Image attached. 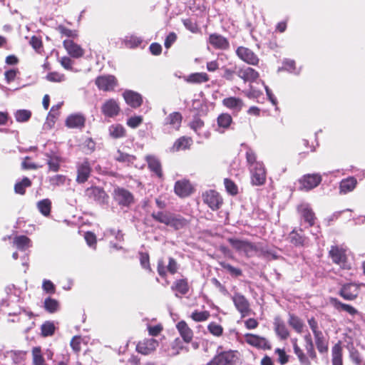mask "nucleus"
<instances>
[{
  "instance_id": "f257e3e1",
  "label": "nucleus",
  "mask_w": 365,
  "mask_h": 365,
  "mask_svg": "<svg viewBox=\"0 0 365 365\" xmlns=\"http://www.w3.org/2000/svg\"><path fill=\"white\" fill-rule=\"evenodd\" d=\"M182 116L179 112H173L170 113L163 123L164 131L168 133H173L178 131L181 127Z\"/></svg>"
},
{
  "instance_id": "f03ea898",
  "label": "nucleus",
  "mask_w": 365,
  "mask_h": 365,
  "mask_svg": "<svg viewBox=\"0 0 365 365\" xmlns=\"http://www.w3.org/2000/svg\"><path fill=\"white\" fill-rule=\"evenodd\" d=\"M237 360L234 351H223L215 356L207 365H237Z\"/></svg>"
},
{
  "instance_id": "7ed1b4c3",
  "label": "nucleus",
  "mask_w": 365,
  "mask_h": 365,
  "mask_svg": "<svg viewBox=\"0 0 365 365\" xmlns=\"http://www.w3.org/2000/svg\"><path fill=\"white\" fill-rule=\"evenodd\" d=\"M231 298L235 308L241 314L242 317H245L250 314L251 312L250 303L243 294L235 292Z\"/></svg>"
},
{
  "instance_id": "20e7f679",
  "label": "nucleus",
  "mask_w": 365,
  "mask_h": 365,
  "mask_svg": "<svg viewBox=\"0 0 365 365\" xmlns=\"http://www.w3.org/2000/svg\"><path fill=\"white\" fill-rule=\"evenodd\" d=\"M227 240L234 249L245 253L247 256H251L256 251L255 246L248 241L237 238H229Z\"/></svg>"
},
{
  "instance_id": "39448f33",
  "label": "nucleus",
  "mask_w": 365,
  "mask_h": 365,
  "mask_svg": "<svg viewBox=\"0 0 365 365\" xmlns=\"http://www.w3.org/2000/svg\"><path fill=\"white\" fill-rule=\"evenodd\" d=\"M113 198L121 206L128 207L133 202V194L123 187H116L113 191Z\"/></svg>"
},
{
  "instance_id": "423d86ee",
  "label": "nucleus",
  "mask_w": 365,
  "mask_h": 365,
  "mask_svg": "<svg viewBox=\"0 0 365 365\" xmlns=\"http://www.w3.org/2000/svg\"><path fill=\"white\" fill-rule=\"evenodd\" d=\"M203 202L212 210H218L222 204V199L219 193L210 190L202 194Z\"/></svg>"
},
{
  "instance_id": "0eeeda50",
  "label": "nucleus",
  "mask_w": 365,
  "mask_h": 365,
  "mask_svg": "<svg viewBox=\"0 0 365 365\" xmlns=\"http://www.w3.org/2000/svg\"><path fill=\"white\" fill-rule=\"evenodd\" d=\"M179 269V265L177 261L173 258H168V264L167 266H165V263L163 259H160L158 262V273L162 277H165L167 274V272L170 273L171 274H175Z\"/></svg>"
},
{
  "instance_id": "6e6552de",
  "label": "nucleus",
  "mask_w": 365,
  "mask_h": 365,
  "mask_svg": "<svg viewBox=\"0 0 365 365\" xmlns=\"http://www.w3.org/2000/svg\"><path fill=\"white\" fill-rule=\"evenodd\" d=\"M322 181V177L319 174H307L304 175L299 180L300 187L302 190H310L317 186Z\"/></svg>"
},
{
  "instance_id": "1a4fd4ad",
  "label": "nucleus",
  "mask_w": 365,
  "mask_h": 365,
  "mask_svg": "<svg viewBox=\"0 0 365 365\" xmlns=\"http://www.w3.org/2000/svg\"><path fill=\"white\" fill-rule=\"evenodd\" d=\"M245 341L257 349L266 350L271 349V344L269 341L262 336L252 334H246L245 335Z\"/></svg>"
},
{
  "instance_id": "9d476101",
  "label": "nucleus",
  "mask_w": 365,
  "mask_h": 365,
  "mask_svg": "<svg viewBox=\"0 0 365 365\" xmlns=\"http://www.w3.org/2000/svg\"><path fill=\"white\" fill-rule=\"evenodd\" d=\"M236 54L242 61L252 66L257 65L259 61L257 56L247 47H238L236 50Z\"/></svg>"
},
{
  "instance_id": "9b49d317",
  "label": "nucleus",
  "mask_w": 365,
  "mask_h": 365,
  "mask_svg": "<svg viewBox=\"0 0 365 365\" xmlns=\"http://www.w3.org/2000/svg\"><path fill=\"white\" fill-rule=\"evenodd\" d=\"M251 175V182L253 185L259 186L264 184L266 181V171L264 164L251 168L250 169Z\"/></svg>"
},
{
  "instance_id": "f8f14e48",
  "label": "nucleus",
  "mask_w": 365,
  "mask_h": 365,
  "mask_svg": "<svg viewBox=\"0 0 365 365\" xmlns=\"http://www.w3.org/2000/svg\"><path fill=\"white\" fill-rule=\"evenodd\" d=\"M96 84L100 90L110 91L117 86V80L111 75L101 76L96 79Z\"/></svg>"
},
{
  "instance_id": "ddd939ff",
  "label": "nucleus",
  "mask_w": 365,
  "mask_h": 365,
  "mask_svg": "<svg viewBox=\"0 0 365 365\" xmlns=\"http://www.w3.org/2000/svg\"><path fill=\"white\" fill-rule=\"evenodd\" d=\"M120 108L118 102L113 99L106 100L101 106V112L108 118H114L120 113Z\"/></svg>"
},
{
  "instance_id": "4468645a",
  "label": "nucleus",
  "mask_w": 365,
  "mask_h": 365,
  "mask_svg": "<svg viewBox=\"0 0 365 365\" xmlns=\"http://www.w3.org/2000/svg\"><path fill=\"white\" fill-rule=\"evenodd\" d=\"M346 250L338 246H331L329 250V257L332 261L343 268H346Z\"/></svg>"
},
{
  "instance_id": "2eb2a0df",
  "label": "nucleus",
  "mask_w": 365,
  "mask_h": 365,
  "mask_svg": "<svg viewBox=\"0 0 365 365\" xmlns=\"http://www.w3.org/2000/svg\"><path fill=\"white\" fill-rule=\"evenodd\" d=\"M86 195L90 199H93L99 204H104L108 198V195L104 190L99 187H91L86 190Z\"/></svg>"
},
{
  "instance_id": "dca6fc26",
  "label": "nucleus",
  "mask_w": 365,
  "mask_h": 365,
  "mask_svg": "<svg viewBox=\"0 0 365 365\" xmlns=\"http://www.w3.org/2000/svg\"><path fill=\"white\" fill-rule=\"evenodd\" d=\"M158 344V341L156 339H145L138 342L136 346V350L142 354L148 355L156 349Z\"/></svg>"
},
{
  "instance_id": "f3484780",
  "label": "nucleus",
  "mask_w": 365,
  "mask_h": 365,
  "mask_svg": "<svg viewBox=\"0 0 365 365\" xmlns=\"http://www.w3.org/2000/svg\"><path fill=\"white\" fill-rule=\"evenodd\" d=\"M91 172V168L88 160H84L77 165L76 181L78 183H83L88 180Z\"/></svg>"
},
{
  "instance_id": "a211bd4d",
  "label": "nucleus",
  "mask_w": 365,
  "mask_h": 365,
  "mask_svg": "<svg viewBox=\"0 0 365 365\" xmlns=\"http://www.w3.org/2000/svg\"><path fill=\"white\" fill-rule=\"evenodd\" d=\"M237 75L245 82L252 83L259 78V73L250 67H242L237 70Z\"/></svg>"
},
{
  "instance_id": "6ab92c4d",
  "label": "nucleus",
  "mask_w": 365,
  "mask_h": 365,
  "mask_svg": "<svg viewBox=\"0 0 365 365\" xmlns=\"http://www.w3.org/2000/svg\"><path fill=\"white\" fill-rule=\"evenodd\" d=\"M63 44L65 49L71 57L78 58L83 56V49L73 41L68 39L64 40Z\"/></svg>"
},
{
  "instance_id": "aec40b11",
  "label": "nucleus",
  "mask_w": 365,
  "mask_h": 365,
  "mask_svg": "<svg viewBox=\"0 0 365 365\" xmlns=\"http://www.w3.org/2000/svg\"><path fill=\"white\" fill-rule=\"evenodd\" d=\"M359 294V286L354 283L344 284L340 290V295L346 300H353Z\"/></svg>"
},
{
  "instance_id": "412c9836",
  "label": "nucleus",
  "mask_w": 365,
  "mask_h": 365,
  "mask_svg": "<svg viewBox=\"0 0 365 365\" xmlns=\"http://www.w3.org/2000/svg\"><path fill=\"white\" fill-rule=\"evenodd\" d=\"M123 96L126 103L132 108H138L142 104V97L136 92L133 91H125Z\"/></svg>"
},
{
  "instance_id": "4be33fe9",
  "label": "nucleus",
  "mask_w": 365,
  "mask_h": 365,
  "mask_svg": "<svg viewBox=\"0 0 365 365\" xmlns=\"http://www.w3.org/2000/svg\"><path fill=\"white\" fill-rule=\"evenodd\" d=\"M85 117L79 113L72 114L66 120V125L69 128H81L85 125Z\"/></svg>"
},
{
  "instance_id": "5701e85b",
  "label": "nucleus",
  "mask_w": 365,
  "mask_h": 365,
  "mask_svg": "<svg viewBox=\"0 0 365 365\" xmlns=\"http://www.w3.org/2000/svg\"><path fill=\"white\" fill-rule=\"evenodd\" d=\"M176 328L185 342L189 343L192 341L193 331L185 321L179 322L176 324Z\"/></svg>"
},
{
  "instance_id": "b1692460",
  "label": "nucleus",
  "mask_w": 365,
  "mask_h": 365,
  "mask_svg": "<svg viewBox=\"0 0 365 365\" xmlns=\"http://www.w3.org/2000/svg\"><path fill=\"white\" fill-rule=\"evenodd\" d=\"M175 192L181 197H187L192 192V186L187 180H179L175 182Z\"/></svg>"
},
{
  "instance_id": "393cba45",
  "label": "nucleus",
  "mask_w": 365,
  "mask_h": 365,
  "mask_svg": "<svg viewBox=\"0 0 365 365\" xmlns=\"http://www.w3.org/2000/svg\"><path fill=\"white\" fill-rule=\"evenodd\" d=\"M222 104L235 113L240 112L244 106L242 100L236 97H229L224 98L222 101Z\"/></svg>"
},
{
  "instance_id": "a878e982",
  "label": "nucleus",
  "mask_w": 365,
  "mask_h": 365,
  "mask_svg": "<svg viewBox=\"0 0 365 365\" xmlns=\"http://www.w3.org/2000/svg\"><path fill=\"white\" fill-rule=\"evenodd\" d=\"M274 331L277 335L282 340L287 339L289 336V332L279 317H276L274 321Z\"/></svg>"
},
{
  "instance_id": "bb28decb",
  "label": "nucleus",
  "mask_w": 365,
  "mask_h": 365,
  "mask_svg": "<svg viewBox=\"0 0 365 365\" xmlns=\"http://www.w3.org/2000/svg\"><path fill=\"white\" fill-rule=\"evenodd\" d=\"M209 42L215 48L227 49L229 47L227 38L219 34H211L209 37Z\"/></svg>"
},
{
  "instance_id": "cd10ccee",
  "label": "nucleus",
  "mask_w": 365,
  "mask_h": 365,
  "mask_svg": "<svg viewBox=\"0 0 365 365\" xmlns=\"http://www.w3.org/2000/svg\"><path fill=\"white\" fill-rule=\"evenodd\" d=\"M149 169L153 172L158 178H162L163 172L160 160L153 155H148L145 158Z\"/></svg>"
},
{
  "instance_id": "c85d7f7f",
  "label": "nucleus",
  "mask_w": 365,
  "mask_h": 365,
  "mask_svg": "<svg viewBox=\"0 0 365 365\" xmlns=\"http://www.w3.org/2000/svg\"><path fill=\"white\" fill-rule=\"evenodd\" d=\"M357 184V180L354 177H349L342 180L339 184V192L341 194H346L354 190Z\"/></svg>"
},
{
  "instance_id": "c756f323",
  "label": "nucleus",
  "mask_w": 365,
  "mask_h": 365,
  "mask_svg": "<svg viewBox=\"0 0 365 365\" xmlns=\"http://www.w3.org/2000/svg\"><path fill=\"white\" fill-rule=\"evenodd\" d=\"M192 143L191 138L182 136L178 138L170 148L172 152H178L181 150L188 149Z\"/></svg>"
},
{
  "instance_id": "7c9ffc66",
  "label": "nucleus",
  "mask_w": 365,
  "mask_h": 365,
  "mask_svg": "<svg viewBox=\"0 0 365 365\" xmlns=\"http://www.w3.org/2000/svg\"><path fill=\"white\" fill-rule=\"evenodd\" d=\"M108 133L111 138L117 139L125 137L126 130L122 125L116 123L109 126Z\"/></svg>"
},
{
  "instance_id": "2f4dec72",
  "label": "nucleus",
  "mask_w": 365,
  "mask_h": 365,
  "mask_svg": "<svg viewBox=\"0 0 365 365\" xmlns=\"http://www.w3.org/2000/svg\"><path fill=\"white\" fill-rule=\"evenodd\" d=\"M315 344L318 351L320 353H325L328 351V342L325 339L322 332L316 333L314 334Z\"/></svg>"
},
{
  "instance_id": "473e14b6",
  "label": "nucleus",
  "mask_w": 365,
  "mask_h": 365,
  "mask_svg": "<svg viewBox=\"0 0 365 365\" xmlns=\"http://www.w3.org/2000/svg\"><path fill=\"white\" fill-rule=\"evenodd\" d=\"M332 365H343L342 348L339 343L336 344L331 349Z\"/></svg>"
},
{
  "instance_id": "72a5a7b5",
  "label": "nucleus",
  "mask_w": 365,
  "mask_h": 365,
  "mask_svg": "<svg viewBox=\"0 0 365 365\" xmlns=\"http://www.w3.org/2000/svg\"><path fill=\"white\" fill-rule=\"evenodd\" d=\"M299 210L301 212L302 217L304 220L307 222L310 226H312L314 224V213L313 211L309 207L308 205H301L299 207Z\"/></svg>"
},
{
  "instance_id": "f704fd0d",
  "label": "nucleus",
  "mask_w": 365,
  "mask_h": 365,
  "mask_svg": "<svg viewBox=\"0 0 365 365\" xmlns=\"http://www.w3.org/2000/svg\"><path fill=\"white\" fill-rule=\"evenodd\" d=\"M172 290L176 291L181 294H185L188 292L189 287L187 279H181L176 280L171 287Z\"/></svg>"
},
{
  "instance_id": "c9c22d12",
  "label": "nucleus",
  "mask_w": 365,
  "mask_h": 365,
  "mask_svg": "<svg viewBox=\"0 0 365 365\" xmlns=\"http://www.w3.org/2000/svg\"><path fill=\"white\" fill-rule=\"evenodd\" d=\"M14 244L19 250H26L31 246V242L29 237L25 235L17 236L14 238Z\"/></svg>"
},
{
  "instance_id": "e433bc0d",
  "label": "nucleus",
  "mask_w": 365,
  "mask_h": 365,
  "mask_svg": "<svg viewBox=\"0 0 365 365\" xmlns=\"http://www.w3.org/2000/svg\"><path fill=\"white\" fill-rule=\"evenodd\" d=\"M31 354L33 365H46L40 347H34L32 349Z\"/></svg>"
},
{
  "instance_id": "4c0bfd02",
  "label": "nucleus",
  "mask_w": 365,
  "mask_h": 365,
  "mask_svg": "<svg viewBox=\"0 0 365 365\" xmlns=\"http://www.w3.org/2000/svg\"><path fill=\"white\" fill-rule=\"evenodd\" d=\"M209 80L208 76L205 73H195L190 74L186 81L192 83H201L207 82Z\"/></svg>"
},
{
  "instance_id": "58836bf2",
  "label": "nucleus",
  "mask_w": 365,
  "mask_h": 365,
  "mask_svg": "<svg viewBox=\"0 0 365 365\" xmlns=\"http://www.w3.org/2000/svg\"><path fill=\"white\" fill-rule=\"evenodd\" d=\"M37 207L43 215L47 217L51 212V202L48 199H43L37 202Z\"/></svg>"
},
{
  "instance_id": "ea45409f",
  "label": "nucleus",
  "mask_w": 365,
  "mask_h": 365,
  "mask_svg": "<svg viewBox=\"0 0 365 365\" xmlns=\"http://www.w3.org/2000/svg\"><path fill=\"white\" fill-rule=\"evenodd\" d=\"M293 349L294 354L297 356L300 363L302 365H311V363L303 351L297 345V340L293 341Z\"/></svg>"
},
{
  "instance_id": "a19ab883",
  "label": "nucleus",
  "mask_w": 365,
  "mask_h": 365,
  "mask_svg": "<svg viewBox=\"0 0 365 365\" xmlns=\"http://www.w3.org/2000/svg\"><path fill=\"white\" fill-rule=\"evenodd\" d=\"M246 160H247V163L249 165V169H250L251 168L256 167V166H259V165L263 164L262 162L257 160L256 154L252 149H248L247 150Z\"/></svg>"
},
{
  "instance_id": "79ce46f5",
  "label": "nucleus",
  "mask_w": 365,
  "mask_h": 365,
  "mask_svg": "<svg viewBox=\"0 0 365 365\" xmlns=\"http://www.w3.org/2000/svg\"><path fill=\"white\" fill-rule=\"evenodd\" d=\"M31 185V180L25 177L21 181L18 182L14 185V191L17 194L24 195L25 193V189Z\"/></svg>"
},
{
  "instance_id": "37998d69",
  "label": "nucleus",
  "mask_w": 365,
  "mask_h": 365,
  "mask_svg": "<svg viewBox=\"0 0 365 365\" xmlns=\"http://www.w3.org/2000/svg\"><path fill=\"white\" fill-rule=\"evenodd\" d=\"M115 159L120 163L130 165L133 163L135 160V157L132 155L124 153L120 150H118L117 154L115 156Z\"/></svg>"
},
{
  "instance_id": "c03bdc74",
  "label": "nucleus",
  "mask_w": 365,
  "mask_h": 365,
  "mask_svg": "<svg viewBox=\"0 0 365 365\" xmlns=\"http://www.w3.org/2000/svg\"><path fill=\"white\" fill-rule=\"evenodd\" d=\"M172 215L170 212H158L153 213L152 217L156 221L168 226Z\"/></svg>"
},
{
  "instance_id": "a18cd8bd",
  "label": "nucleus",
  "mask_w": 365,
  "mask_h": 365,
  "mask_svg": "<svg viewBox=\"0 0 365 365\" xmlns=\"http://www.w3.org/2000/svg\"><path fill=\"white\" fill-rule=\"evenodd\" d=\"M289 324L297 332L302 333L304 328L303 322L294 315L290 314L289 319Z\"/></svg>"
},
{
  "instance_id": "49530a36",
  "label": "nucleus",
  "mask_w": 365,
  "mask_h": 365,
  "mask_svg": "<svg viewBox=\"0 0 365 365\" xmlns=\"http://www.w3.org/2000/svg\"><path fill=\"white\" fill-rule=\"evenodd\" d=\"M186 225V220L180 216L172 215L168 226H170L175 230H179L184 227Z\"/></svg>"
},
{
  "instance_id": "de8ad7c7",
  "label": "nucleus",
  "mask_w": 365,
  "mask_h": 365,
  "mask_svg": "<svg viewBox=\"0 0 365 365\" xmlns=\"http://www.w3.org/2000/svg\"><path fill=\"white\" fill-rule=\"evenodd\" d=\"M44 309L49 313H54L58 311L59 304L57 300L48 297L44 301Z\"/></svg>"
},
{
  "instance_id": "09e8293b",
  "label": "nucleus",
  "mask_w": 365,
  "mask_h": 365,
  "mask_svg": "<svg viewBox=\"0 0 365 365\" xmlns=\"http://www.w3.org/2000/svg\"><path fill=\"white\" fill-rule=\"evenodd\" d=\"M305 349L309 356L312 359L316 358V352L314 351V344L311 335L307 334L304 336Z\"/></svg>"
},
{
  "instance_id": "8fccbe9b",
  "label": "nucleus",
  "mask_w": 365,
  "mask_h": 365,
  "mask_svg": "<svg viewBox=\"0 0 365 365\" xmlns=\"http://www.w3.org/2000/svg\"><path fill=\"white\" fill-rule=\"evenodd\" d=\"M232 121V117L230 114L222 113L217 118V125L219 128L223 129L227 128Z\"/></svg>"
},
{
  "instance_id": "3c124183",
  "label": "nucleus",
  "mask_w": 365,
  "mask_h": 365,
  "mask_svg": "<svg viewBox=\"0 0 365 365\" xmlns=\"http://www.w3.org/2000/svg\"><path fill=\"white\" fill-rule=\"evenodd\" d=\"M142 42V39L134 35L127 36L124 38V43L128 48H135L138 46Z\"/></svg>"
},
{
  "instance_id": "603ef678",
  "label": "nucleus",
  "mask_w": 365,
  "mask_h": 365,
  "mask_svg": "<svg viewBox=\"0 0 365 365\" xmlns=\"http://www.w3.org/2000/svg\"><path fill=\"white\" fill-rule=\"evenodd\" d=\"M31 116V113L29 110H18L15 113V118L18 122H26Z\"/></svg>"
},
{
  "instance_id": "864d4df0",
  "label": "nucleus",
  "mask_w": 365,
  "mask_h": 365,
  "mask_svg": "<svg viewBox=\"0 0 365 365\" xmlns=\"http://www.w3.org/2000/svg\"><path fill=\"white\" fill-rule=\"evenodd\" d=\"M289 238L291 242L296 246H303L305 244L306 238L303 235H301L294 231H292L290 233Z\"/></svg>"
},
{
  "instance_id": "5fc2aeb1",
  "label": "nucleus",
  "mask_w": 365,
  "mask_h": 365,
  "mask_svg": "<svg viewBox=\"0 0 365 365\" xmlns=\"http://www.w3.org/2000/svg\"><path fill=\"white\" fill-rule=\"evenodd\" d=\"M210 314L207 311L197 312L195 311L191 314V318L197 322H204L208 319Z\"/></svg>"
},
{
  "instance_id": "6e6d98bb",
  "label": "nucleus",
  "mask_w": 365,
  "mask_h": 365,
  "mask_svg": "<svg viewBox=\"0 0 365 365\" xmlns=\"http://www.w3.org/2000/svg\"><path fill=\"white\" fill-rule=\"evenodd\" d=\"M208 331L215 336H220L223 333V328L221 325L211 322L207 326Z\"/></svg>"
},
{
  "instance_id": "4d7b16f0",
  "label": "nucleus",
  "mask_w": 365,
  "mask_h": 365,
  "mask_svg": "<svg viewBox=\"0 0 365 365\" xmlns=\"http://www.w3.org/2000/svg\"><path fill=\"white\" fill-rule=\"evenodd\" d=\"M67 180L66 176L63 175H56L53 177L49 178V182L53 186H61L63 185Z\"/></svg>"
},
{
  "instance_id": "13d9d810",
  "label": "nucleus",
  "mask_w": 365,
  "mask_h": 365,
  "mask_svg": "<svg viewBox=\"0 0 365 365\" xmlns=\"http://www.w3.org/2000/svg\"><path fill=\"white\" fill-rule=\"evenodd\" d=\"M222 267L225 269L232 277H237L242 275V272L240 269L235 267L226 262H220Z\"/></svg>"
},
{
  "instance_id": "bf43d9fd",
  "label": "nucleus",
  "mask_w": 365,
  "mask_h": 365,
  "mask_svg": "<svg viewBox=\"0 0 365 365\" xmlns=\"http://www.w3.org/2000/svg\"><path fill=\"white\" fill-rule=\"evenodd\" d=\"M49 159L48 160V165L49 167V170L53 172H57L60 168V160L58 157L57 156H48Z\"/></svg>"
},
{
  "instance_id": "052dcab7",
  "label": "nucleus",
  "mask_w": 365,
  "mask_h": 365,
  "mask_svg": "<svg viewBox=\"0 0 365 365\" xmlns=\"http://www.w3.org/2000/svg\"><path fill=\"white\" fill-rule=\"evenodd\" d=\"M56 29L62 35L66 36L67 37L76 38L78 36V33L76 31L67 29L63 25H59L56 28Z\"/></svg>"
},
{
  "instance_id": "680f3d73",
  "label": "nucleus",
  "mask_w": 365,
  "mask_h": 365,
  "mask_svg": "<svg viewBox=\"0 0 365 365\" xmlns=\"http://www.w3.org/2000/svg\"><path fill=\"white\" fill-rule=\"evenodd\" d=\"M55 330L54 324L51 322H46L41 326V332L43 336H51Z\"/></svg>"
},
{
  "instance_id": "e2e57ef3",
  "label": "nucleus",
  "mask_w": 365,
  "mask_h": 365,
  "mask_svg": "<svg viewBox=\"0 0 365 365\" xmlns=\"http://www.w3.org/2000/svg\"><path fill=\"white\" fill-rule=\"evenodd\" d=\"M46 79L51 82H62L65 80V76L58 72H51L47 74Z\"/></svg>"
},
{
  "instance_id": "0e129e2a",
  "label": "nucleus",
  "mask_w": 365,
  "mask_h": 365,
  "mask_svg": "<svg viewBox=\"0 0 365 365\" xmlns=\"http://www.w3.org/2000/svg\"><path fill=\"white\" fill-rule=\"evenodd\" d=\"M224 183H225V186L227 191L230 194L234 195L237 193L238 189L234 182H232V180H230L227 178H225L224 180Z\"/></svg>"
},
{
  "instance_id": "69168bd1",
  "label": "nucleus",
  "mask_w": 365,
  "mask_h": 365,
  "mask_svg": "<svg viewBox=\"0 0 365 365\" xmlns=\"http://www.w3.org/2000/svg\"><path fill=\"white\" fill-rule=\"evenodd\" d=\"M143 122V118L140 115H135L129 118L127 120V125L132 128L138 127Z\"/></svg>"
},
{
  "instance_id": "338daca9",
  "label": "nucleus",
  "mask_w": 365,
  "mask_h": 365,
  "mask_svg": "<svg viewBox=\"0 0 365 365\" xmlns=\"http://www.w3.org/2000/svg\"><path fill=\"white\" fill-rule=\"evenodd\" d=\"M203 126L204 122L199 118H195L190 123V128L198 135H200V131L203 128Z\"/></svg>"
},
{
  "instance_id": "774afa93",
  "label": "nucleus",
  "mask_w": 365,
  "mask_h": 365,
  "mask_svg": "<svg viewBox=\"0 0 365 365\" xmlns=\"http://www.w3.org/2000/svg\"><path fill=\"white\" fill-rule=\"evenodd\" d=\"M185 27L192 33H196L198 31L197 24L190 19H186L182 21Z\"/></svg>"
}]
</instances>
